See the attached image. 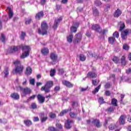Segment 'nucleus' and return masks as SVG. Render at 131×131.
Returning a JSON list of instances; mask_svg holds the SVG:
<instances>
[{
	"label": "nucleus",
	"instance_id": "obj_21",
	"mask_svg": "<svg viewBox=\"0 0 131 131\" xmlns=\"http://www.w3.org/2000/svg\"><path fill=\"white\" fill-rule=\"evenodd\" d=\"M125 116H121L119 118L120 124H124L125 123Z\"/></svg>",
	"mask_w": 131,
	"mask_h": 131
},
{
	"label": "nucleus",
	"instance_id": "obj_44",
	"mask_svg": "<svg viewBox=\"0 0 131 131\" xmlns=\"http://www.w3.org/2000/svg\"><path fill=\"white\" fill-rule=\"evenodd\" d=\"M113 36H114V37H116L117 38H118V37H119V33H118V32H115L113 33Z\"/></svg>",
	"mask_w": 131,
	"mask_h": 131
},
{
	"label": "nucleus",
	"instance_id": "obj_54",
	"mask_svg": "<svg viewBox=\"0 0 131 131\" xmlns=\"http://www.w3.org/2000/svg\"><path fill=\"white\" fill-rule=\"evenodd\" d=\"M108 32V30L107 29H104L103 31L101 30V32L100 33H102V34H105V33H107Z\"/></svg>",
	"mask_w": 131,
	"mask_h": 131
},
{
	"label": "nucleus",
	"instance_id": "obj_23",
	"mask_svg": "<svg viewBox=\"0 0 131 131\" xmlns=\"http://www.w3.org/2000/svg\"><path fill=\"white\" fill-rule=\"evenodd\" d=\"M32 73V69L30 67H28L26 69V74L27 75H30Z\"/></svg>",
	"mask_w": 131,
	"mask_h": 131
},
{
	"label": "nucleus",
	"instance_id": "obj_14",
	"mask_svg": "<svg viewBox=\"0 0 131 131\" xmlns=\"http://www.w3.org/2000/svg\"><path fill=\"white\" fill-rule=\"evenodd\" d=\"M92 122L96 127H101L102 126V124L100 122V120L98 119L94 120Z\"/></svg>",
	"mask_w": 131,
	"mask_h": 131
},
{
	"label": "nucleus",
	"instance_id": "obj_36",
	"mask_svg": "<svg viewBox=\"0 0 131 131\" xmlns=\"http://www.w3.org/2000/svg\"><path fill=\"white\" fill-rule=\"evenodd\" d=\"M114 109H115V107L114 106H111L106 110V111L108 112H113L114 111Z\"/></svg>",
	"mask_w": 131,
	"mask_h": 131
},
{
	"label": "nucleus",
	"instance_id": "obj_46",
	"mask_svg": "<svg viewBox=\"0 0 131 131\" xmlns=\"http://www.w3.org/2000/svg\"><path fill=\"white\" fill-rule=\"evenodd\" d=\"M123 49L124 50L127 51V50H128V49H129V47H128V45H127L126 44H124L123 46Z\"/></svg>",
	"mask_w": 131,
	"mask_h": 131
},
{
	"label": "nucleus",
	"instance_id": "obj_18",
	"mask_svg": "<svg viewBox=\"0 0 131 131\" xmlns=\"http://www.w3.org/2000/svg\"><path fill=\"white\" fill-rule=\"evenodd\" d=\"M7 11L8 12L9 18V19H11L14 15V13L12 10V8H11V7H7Z\"/></svg>",
	"mask_w": 131,
	"mask_h": 131
},
{
	"label": "nucleus",
	"instance_id": "obj_13",
	"mask_svg": "<svg viewBox=\"0 0 131 131\" xmlns=\"http://www.w3.org/2000/svg\"><path fill=\"white\" fill-rule=\"evenodd\" d=\"M62 20V17H59V18H57L55 20L54 26H53V28L54 29H56L57 27H58V25H59V24L60 22H61Z\"/></svg>",
	"mask_w": 131,
	"mask_h": 131
},
{
	"label": "nucleus",
	"instance_id": "obj_6",
	"mask_svg": "<svg viewBox=\"0 0 131 131\" xmlns=\"http://www.w3.org/2000/svg\"><path fill=\"white\" fill-rule=\"evenodd\" d=\"M19 90L20 91H22L24 95H29V94H30L31 93V90H30V88H23L20 86Z\"/></svg>",
	"mask_w": 131,
	"mask_h": 131
},
{
	"label": "nucleus",
	"instance_id": "obj_56",
	"mask_svg": "<svg viewBox=\"0 0 131 131\" xmlns=\"http://www.w3.org/2000/svg\"><path fill=\"white\" fill-rule=\"evenodd\" d=\"M124 98V94H121V104H123V101L122 100H123Z\"/></svg>",
	"mask_w": 131,
	"mask_h": 131
},
{
	"label": "nucleus",
	"instance_id": "obj_51",
	"mask_svg": "<svg viewBox=\"0 0 131 131\" xmlns=\"http://www.w3.org/2000/svg\"><path fill=\"white\" fill-rule=\"evenodd\" d=\"M49 116L50 118H55V117H56V114L53 113H50L49 114Z\"/></svg>",
	"mask_w": 131,
	"mask_h": 131
},
{
	"label": "nucleus",
	"instance_id": "obj_60",
	"mask_svg": "<svg viewBox=\"0 0 131 131\" xmlns=\"http://www.w3.org/2000/svg\"><path fill=\"white\" fill-rule=\"evenodd\" d=\"M46 3H47V0H41V5L42 6L46 5Z\"/></svg>",
	"mask_w": 131,
	"mask_h": 131
},
{
	"label": "nucleus",
	"instance_id": "obj_64",
	"mask_svg": "<svg viewBox=\"0 0 131 131\" xmlns=\"http://www.w3.org/2000/svg\"><path fill=\"white\" fill-rule=\"evenodd\" d=\"M92 83L94 84V85H97V80H92Z\"/></svg>",
	"mask_w": 131,
	"mask_h": 131
},
{
	"label": "nucleus",
	"instance_id": "obj_28",
	"mask_svg": "<svg viewBox=\"0 0 131 131\" xmlns=\"http://www.w3.org/2000/svg\"><path fill=\"white\" fill-rule=\"evenodd\" d=\"M108 42L111 43V45H113L114 42H115V38L114 37H110L108 38Z\"/></svg>",
	"mask_w": 131,
	"mask_h": 131
},
{
	"label": "nucleus",
	"instance_id": "obj_16",
	"mask_svg": "<svg viewBox=\"0 0 131 131\" xmlns=\"http://www.w3.org/2000/svg\"><path fill=\"white\" fill-rule=\"evenodd\" d=\"M42 17H43V12L40 11L36 14L35 19L36 20H40Z\"/></svg>",
	"mask_w": 131,
	"mask_h": 131
},
{
	"label": "nucleus",
	"instance_id": "obj_7",
	"mask_svg": "<svg viewBox=\"0 0 131 131\" xmlns=\"http://www.w3.org/2000/svg\"><path fill=\"white\" fill-rule=\"evenodd\" d=\"M79 26V23H74L71 28V31L72 32H76L77 31V28Z\"/></svg>",
	"mask_w": 131,
	"mask_h": 131
},
{
	"label": "nucleus",
	"instance_id": "obj_48",
	"mask_svg": "<svg viewBox=\"0 0 131 131\" xmlns=\"http://www.w3.org/2000/svg\"><path fill=\"white\" fill-rule=\"evenodd\" d=\"M26 35V33L24 32H21V35L20 36V38L23 40H24V37H25V36Z\"/></svg>",
	"mask_w": 131,
	"mask_h": 131
},
{
	"label": "nucleus",
	"instance_id": "obj_43",
	"mask_svg": "<svg viewBox=\"0 0 131 131\" xmlns=\"http://www.w3.org/2000/svg\"><path fill=\"white\" fill-rule=\"evenodd\" d=\"M98 102L99 103V104H104V98L103 97L99 98Z\"/></svg>",
	"mask_w": 131,
	"mask_h": 131
},
{
	"label": "nucleus",
	"instance_id": "obj_34",
	"mask_svg": "<svg viewBox=\"0 0 131 131\" xmlns=\"http://www.w3.org/2000/svg\"><path fill=\"white\" fill-rule=\"evenodd\" d=\"M112 104L113 106H117V99L113 98L112 99Z\"/></svg>",
	"mask_w": 131,
	"mask_h": 131
},
{
	"label": "nucleus",
	"instance_id": "obj_31",
	"mask_svg": "<svg viewBox=\"0 0 131 131\" xmlns=\"http://www.w3.org/2000/svg\"><path fill=\"white\" fill-rule=\"evenodd\" d=\"M80 61L83 62V61H85V56L83 54H80L79 56Z\"/></svg>",
	"mask_w": 131,
	"mask_h": 131
},
{
	"label": "nucleus",
	"instance_id": "obj_20",
	"mask_svg": "<svg viewBox=\"0 0 131 131\" xmlns=\"http://www.w3.org/2000/svg\"><path fill=\"white\" fill-rule=\"evenodd\" d=\"M40 116L41 117V122H45L47 119L48 117L46 116V114H43V113H41L40 115Z\"/></svg>",
	"mask_w": 131,
	"mask_h": 131
},
{
	"label": "nucleus",
	"instance_id": "obj_55",
	"mask_svg": "<svg viewBox=\"0 0 131 131\" xmlns=\"http://www.w3.org/2000/svg\"><path fill=\"white\" fill-rule=\"evenodd\" d=\"M110 10V5L106 6V7L104 8L105 12H108Z\"/></svg>",
	"mask_w": 131,
	"mask_h": 131
},
{
	"label": "nucleus",
	"instance_id": "obj_26",
	"mask_svg": "<svg viewBox=\"0 0 131 131\" xmlns=\"http://www.w3.org/2000/svg\"><path fill=\"white\" fill-rule=\"evenodd\" d=\"M120 15H121V11L119 9H117L114 13V17H119Z\"/></svg>",
	"mask_w": 131,
	"mask_h": 131
},
{
	"label": "nucleus",
	"instance_id": "obj_15",
	"mask_svg": "<svg viewBox=\"0 0 131 131\" xmlns=\"http://www.w3.org/2000/svg\"><path fill=\"white\" fill-rule=\"evenodd\" d=\"M62 84L67 86V88H73V84L71 83L70 82L66 80H63L62 81Z\"/></svg>",
	"mask_w": 131,
	"mask_h": 131
},
{
	"label": "nucleus",
	"instance_id": "obj_37",
	"mask_svg": "<svg viewBox=\"0 0 131 131\" xmlns=\"http://www.w3.org/2000/svg\"><path fill=\"white\" fill-rule=\"evenodd\" d=\"M121 26L120 27V31H122L123 29H124V27H125V25H124V23L121 22Z\"/></svg>",
	"mask_w": 131,
	"mask_h": 131
},
{
	"label": "nucleus",
	"instance_id": "obj_11",
	"mask_svg": "<svg viewBox=\"0 0 131 131\" xmlns=\"http://www.w3.org/2000/svg\"><path fill=\"white\" fill-rule=\"evenodd\" d=\"M92 30H95V31L101 33V27H100V26L98 24L92 25Z\"/></svg>",
	"mask_w": 131,
	"mask_h": 131
},
{
	"label": "nucleus",
	"instance_id": "obj_32",
	"mask_svg": "<svg viewBox=\"0 0 131 131\" xmlns=\"http://www.w3.org/2000/svg\"><path fill=\"white\" fill-rule=\"evenodd\" d=\"M3 72L5 74V77H7L9 75V68H5Z\"/></svg>",
	"mask_w": 131,
	"mask_h": 131
},
{
	"label": "nucleus",
	"instance_id": "obj_40",
	"mask_svg": "<svg viewBox=\"0 0 131 131\" xmlns=\"http://www.w3.org/2000/svg\"><path fill=\"white\" fill-rule=\"evenodd\" d=\"M1 40L2 41V42H5L6 41V37L4 34H1Z\"/></svg>",
	"mask_w": 131,
	"mask_h": 131
},
{
	"label": "nucleus",
	"instance_id": "obj_41",
	"mask_svg": "<svg viewBox=\"0 0 131 131\" xmlns=\"http://www.w3.org/2000/svg\"><path fill=\"white\" fill-rule=\"evenodd\" d=\"M70 116L72 118H74L75 117H76L77 116V114L73 113V112H71L70 113Z\"/></svg>",
	"mask_w": 131,
	"mask_h": 131
},
{
	"label": "nucleus",
	"instance_id": "obj_61",
	"mask_svg": "<svg viewBox=\"0 0 131 131\" xmlns=\"http://www.w3.org/2000/svg\"><path fill=\"white\" fill-rule=\"evenodd\" d=\"M39 120V119L37 117H35L33 118V121H34L35 122L36 121H38Z\"/></svg>",
	"mask_w": 131,
	"mask_h": 131
},
{
	"label": "nucleus",
	"instance_id": "obj_49",
	"mask_svg": "<svg viewBox=\"0 0 131 131\" xmlns=\"http://www.w3.org/2000/svg\"><path fill=\"white\" fill-rule=\"evenodd\" d=\"M48 130H50V131H58L57 129H56V128H55V127H49L48 128Z\"/></svg>",
	"mask_w": 131,
	"mask_h": 131
},
{
	"label": "nucleus",
	"instance_id": "obj_19",
	"mask_svg": "<svg viewBox=\"0 0 131 131\" xmlns=\"http://www.w3.org/2000/svg\"><path fill=\"white\" fill-rule=\"evenodd\" d=\"M38 100L41 104L45 102V97H43L41 95L38 94L37 96Z\"/></svg>",
	"mask_w": 131,
	"mask_h": 131
},
{
	"label": "nucleus",
	"instance_id": "obj_57",
	"mask_svg": "<svg viewBox=\"0 0 131 131\" xmlns=\"http://www.w3.org/2000/svg\"><path fill=\"white\" fill-rule=\"evenodd\" d=\"M31 107H32V109H36V108H37V106L35 103H32L31 105Z\"/></svg>",
	"mask_w": 131,
	"mask_h": 131
},
{
	"label": "nucleus",
	"instance_id": "obj_25",
	"mask_svg": "<svg viewBox=\"0 0 131 131\" xmlns=\"http://www.w3.org/2000/svg\"><path fill=\"white\" fill-rule=\"evenodd\" d=\"M41 53L42 54V55H48L49 54V49L48 48H43L41 50Z\"/></svg>",
	"mask_w": 131,
	"mask_h": 131
},
{
	"label": "nucleus",
	"instance_id": "obj_63",
	"mask_svg": "<svg viewBox=\"0 0 131 131\" xmlns=\"http://www.w3.org/2000/svg\"><path fill=\"white\" fill-rule=\"evenodd\" d=\"M60 86H56L55 88H54V91H56V92H57L58 91H59L60 90Z\"/></svg>",
	"mask_w": 131,
	"mask_h": 131
},
{
	"label": "nucleus",
	"instance_id": "obj_52",
	"mask_svg": "<svg viewBox=\"0 0 131 131\" xmlns=\"http://www.w3.org/2000/svg\"><path fill=\"white\" fill-rule=\"evenodd\" d=\"M56 126L58 127V128L62 129L63 128V126H62V125L61 124L56 123Z\"/></svg>",
	"mask_w": 131,
	"mask_h": 131
},
{
	"label": "nucleus",
	"instance_id": "obj_58",
	"mask_svg": "<svg viewBox=\"0 0 131 131\" xmlns=\"http://www.w3.org/2000/svg\"><path fill=\"white\" fill-rule=\"evenodd\" d=\"M111 84H110V83H107L105 84V89H109V88H110Z\"/></svg>",
	"mask_w": 131,
	"mask_h": 131
},
{
	"label": "nucleus",
	"instance_id": "obj_38",
	"mask_svg": "<svg viewBox=\"0 0 131 131\" xmlns=\"http://www.w3.org/2000/svg\"><path fill=\"white\" fill-rule=\"evenodd\" d=\"M56 74V70H51L50 71V76L53 77Z\"/></svg>",
	"mask_w": 131,
	"mask_h": 131
},
{
	"label": "nucleus",
	"instance_id": "obj_12",
	"mask_svg": "<svg viewBox=\"0 0 131 131\" xmlns=\"http://www.w3.org/2000/svg\"><path fill=\"white\" fill-rule=\"evenodd\" d=\"M19 49V47L13 46L9 48L8 49V53H10V54H12V53H15V52H17Z\"/></svg>",
	"mask_w": 131,
	"mask_h": 131
},
{
	"label": "nucleus",
	"instance_id": "obj_2",
	"mask_svg": "<svg viewBox=\"0 0 131 131\" xmlns=\"http://www.w3.org/2000/svg\"><path fill=\"white\" fill-rule=\"evenodd\" d=\"M21 48L24 52L20 56V59H25V58H26L29 56L31 48H30V46H21Z\"/></svg>",
	"mask_w": 131,
	"mask_h": 131
},
{
	"label": "nucleus",
	"instance_id": "obj_24",
	"mask_svg": "<svg viewBox=\"0 0 131 131\" xmlns=\"http://www.w3.org/2000/svg\"><path fill=\"white\" fill-rule=\"evenodd\" d=\"M67 41L70 43H71L72 41L73 40V35L70 34L69 36L67 37Z\"/></svg>",
	"mask_w": 131,
	"mask_h": 131
},
{
	"label": "nucleus",
	"instance_id": "obj_35",
	"mask_svg": "<svg viewBox=\"0 0 131 131\" xmlns=\"http://www.w3.org/2000/svg\"><path fill=\"white\" fill-rule=\"evenodd\" d=\"M100 89H101V85H98L96 88H95V90L92 92L93 94H96V93H98Z\"/></svg>",
	"mask_w": 131,
	"mask_h": 131
},
{
	"label": "nucleus",
	"instance_id": "obj_39",
	"mask_svg": "<svg viewBox=\"0 0 131 131\" xmlns=\"http://www.w3.org/2000/svg\"><path fill=\"white\" fill-rule=\"evenodd\" d=\"M32 21V19L31 18L29 17L25 21V24L26 25H28V24H30L31 23V21Z\"/></svg>",
	"mask_w": 131,
	"mask_h": 131
},
{
	"label": "nucleus",
	"instance_id": "obj_42",
	"mask_svg": "<svg viewBox=\"0 0 131 131\" xmlns=\"http://www.w3.org/2000/svg\"><path fill=\"white\" fill-rule=\"evenodd\" d=\"M121 61L122 65H125V57L122 56L121 58Z\"/></svg>",
	"mask_w": 131,
	"mask_h": 131
},
{
	"label": "nucleus",
	"instance_id": "obj_1",
	"mask_svg": "<svg viewBox=\"0 0 131 131\" xmlns=\"http://www.w3.org/2000/svg\"><path fill=\"white\" fill-rule=\"evenodd\" d=\"M13 63L15 65V69L13 70V73H18V74H21L23 72V69L24 68L23 66L21 65V62L20 60H16Z\"/></svg>",
	"mask_w": 131,
	"mask_h": 131
},
{
	"label": "nucleus",
	"instance_id": "obj_3",
	"mask_svg": "<svg viewBox=\"0 0 131 131\" xmlns=\"http://www.w3.org/2000/svg\"><path fill=\"white\" fill-rule=\"evenodd\" d=\"M38 33L42 35L48 34V25L46 21H43L41 24V29H38Z\"/></svg>",
	"mask_w": 131,
	"mask_h": 131
},
{
	"label": "nucleus",
	"instance_id": "obj_17",
	"mask_svg": "<svg viewBox=\"0 0 131 131\" xmlns=\"http://www.w3.org/2000/svg\"><path fill=\"white\" fill-rule=\"evenodd\" d=\"M128 34V30H126L121 32V37L122 39H126L127 35Z\"/></svg>",
	"mask_w": 131,
	"mask_h": 131
},
{
	"label": "nucleus",
	"instance_id": "obj_47",
	"mask_svg": "<svg viewBox=\"0 0 131 131\" xmlns=\"http://www.w3.org/2000/svg\"><path fill=\"white\" fill-rule=\"evenodd\" d=\"M30 84L32 85H34V83L35 82V80L34 79H32L30 80Z\"/></svg>",
	"mask_w": 131,
	"mask_h": 131
},
{
	"label": "nucleus",
	"instance_id": "obj_9",
	"mask_svg": "<svg viewBox=\"0 0 131 131\" xmlns=\"http://www.w3.org/2000/svg\"><path fill=\"white\" fill-rule=\"evenodd\" d=\"M73 124V121L72 120L68 119L65 122L64 126L66 128H71Z\"/></svg>",
	"mask_w": 131,
	"mask_h": 131
},
{
	"label": "nucleus",
	"instance_id": "obj_59",
	"mask_svg": "<svg viewBox=\"0 0 131 131\" xmlns=\"http://www.w3.org/2000/svg\"><path fill=\"white\" fill-rule=\"evenodd\" d=\"M0 123H7V120L6 119H0Z\"/></svg>",
	"mask_w": 131,
	"mask_h": 131
},
{
	"label": "nucleus",
	"instance_id": "obj_30",
	"mask_svg": "<svg viewBox=\"0 0 131 131\" xmlns=\"http://www.w3.org/2000/svg\"><path fill=\"white\" fill-rule=\"evenodd\" d=\"M70 111L69 109L68 110H64L60 112L59 114V116H63V115H65L67 112H69Z\"/></svg>",
	"mask_w": 131,
	"mask_h": 131
},
{
	"label": "nucleus",
	"instance_id": "obj_33",
	"mask_svg": "<svg viewBox=\"0 0 131 131\" xmlns=\"http://www.w3.org/2000/svg\"><path fill=\"white\" fill-rule=\"evenodd\" d=\"M112 60L116 64H118V63H119V58L116 56L114 57Z\"/></svg>",
	"mask_w": 131,
	"mask_h": 131
},
{
	"label": "nucleus",
	"instance_id": "obj_50",
	"mask_svg": "<svg viewBox=\"0 0 131 131\" xmlns=\"http://www.w3.org/2000/svg\"><path fill=\"white\" fill-rule=\"evenodd\" d=\"M59 74L60 75H62V74H64V70L62 69H59L58 70Z\"/></svg>",
	"mask_w": 131,
	"mask_h": 131
},
{
	"label": "nucleus",
	"instance_id": "obj_8",
	"mask_svg": "<svg viewBox=\"0 0 131 131\" xmlns=\"http://www.w3.org/2000/svg\"><path fill=\"white\" fill-rule=\"evenodd\" d=\"M97 76V73L94 71L89 72L86 75V77L88 78H96Z\"/></svg>",
	"mask_w": 131,
	"mask_h": 131
},
{
	"label": "nucleus",
	"instance_id": "obj_5",
	"mask_svg": "<svg viewBox=\"0 0 131 131\" xmlns=\"http://www.w3.org/2000/svg\"><path fill=\"white\" fill-rule=\"evenodd\" d=\"M82 37V35H81V33H79L75 35V38L74 39V42L75 43H78V42H80V40H81V38Z\"/></svg>",
	"mask_w": 131,
	"mask_h": 131
},
{
	"label": "nucleus",
	"instance_id": "obj_22",
	"mask_svg": "<svg viewBox=\"0 0 131 131\" xmlns=\"http://www.w3.org/2000/svg\"><path fill=\"white\" fill-rule=\"evenodd\" d=\"M11 97L12 99H14V100H19V98H20V96H19V94L17 93L12 94Z\"/></svg>",
	"mask_w": 131,
	"mask_h": 131
},
{
	"label": "nucleus",
	"instance_id": "obj_10",
	"mask_svg": "<svg viewBox=\"0 0 131 131\" xmlns=\"http://www.w3.org/2000/svg\"><path fill=\"white\" fill-rule=\"evenodd\" d=\"M50 59H51L54 63H56L57 59H58V55L56 53L52 52L50 54Z\"/></svg>",
	"mask_w": 131,
	"mask_h": 131
},
{
	"label": "nucleus",
	"instance_id": "obj_45",
	"mask_svg": "<svg viewBox=\"0 0 131 131\" xmlns=\"http://www.w3.org/2000/svg\"><path fill=\"white\" fill-rule=\"evenodd\" d=\"M116 126L115 125L114 126L112 124H111L110 126H109V129L111 130H113V129H115V128H116Z\"/></svg>",
	"mask_w": 131,
	"mask_h": 131
},
{
	"label": "nucleus",
	"instance_id": "obj_27",
	"mask_svg": "<svg viewBox=\"0 0 131 131\" xmlns=\"http://www.w3.org/2000/svg\"><path fill=\"white\" fill-rule=\"evenodd\" d=\"M93 15L94 16H99V11L96 8H93Z\"/></svg>",
	"mask_w": 131,
	"mask_h": 131
},
{
	"label": "nucleus",
	"instance_id": "obj_29",
	"mask_svg": "<svg viewBox=\"0 0 131 131\" xmlns=\"http://www.w3.org/2000/svg\"><path fill=\"white\" fill-rule=\"evenodd\" d=\"M24 123L26 124V126H30L32 124V122L29 120H27L24 121Z\"/></svg>",
	"mask_w": 131,
	"mask_h": 131
},
{
	"label": "nucleus",
	"instance_id": "obj_53",
	"mask_svg": "<svg viewBox=\"0 0 131 131\" xmlns=\"http://www.w3.org/2000/svg\"><path fill=\"white\" fill-rule=\"evenodd\" d=\"M56 126L58 127V128L62 129L63 128V126H62V125L61 124L56 123Z\"/></svg>",
	"mask_w": 131,
	"mask_h": 131
},
{
	"label": "nucleus",
	"instance_id": "obj_4",
	"mask_svg": "<svg viewBox=\"0 0 131 131\" xmlns=\"http://www.w3.org/2000/svg\"><path fill=\"white\" fill-rule=\"evenodd\" d=\"M53 86V81H48L45 86L41 88V91H44L45 93H50V89Z\"/></svg>",
	"mask_w": 131,
	"mask_h": 131
},
{
	"label": "nucleus",
	"instance_id": "obj_62",
	"mask_svg": "<svg viewBox=\"0 0 131 131\" xmlns=\"http://www.w3.org/2000/svg\"><path fill=\"white\" fill-rule=\"evenodd\" d=\"M95 4L97 5V6H101V5H102V3L99 1H96Z\"/></svg>",
	"mask_w": 131,
	"mask_h": 131
}]
</instances>
